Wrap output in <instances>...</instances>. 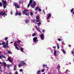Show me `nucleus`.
Instances as JSON below:
<instances>
[{
	"label": "nucleus",
	"mask_w": 74,
	"mask_h": 74,
	"mask_svg": "<svg viewBox=\"0 0 74 74\" xmlns=\"http://www.w3.org/2000/svg\"><path fill=\"white\" fill-rule=\"evenodd\" d=\"M20 63H21L18 65V67H19V68H20L21 67L24 66H27V64H26V63H25V62L23 61H20Z\"/></svg>",
	"instance_id": "f257e3e1"
},
{
	"label": "nucleus",
	"mask_w": 74,
	"mask_h": 74,
	"mask_svg": "<svg viewBox=\"0 0 74 74\" xmlns=\"http://www.w3.org/2000/svg\"><path fill=\"white\" fill-rule=\"evenodd\" d=\"M0 15L1 16L5 17V16L7 15V14L5 13V12H4L3 11H2L1 12H0Z\"/></svg>",
	"instance_id": "f03ea898"
},
{
	"label": "nucleus",
	"mask_w": 74,
	"mask_h": 74,
	"mask_svg": "<svg viewBox=\"0 0 74 74\" xmlns=\"http://www.w3.org/2000/svg\"><path fill=\"white\" fill-rule=\"evenodd\" d=\"M28 11H29V10H27L26 9H24V10L23 12V14H25V15H27V16L28 15H29V12H28Z\"/></svg>",
	"instance_id": "7ed1b4c3"
},
{
	"label": "nucleus",
	"mask_w": 74,
	"mask_h": 74,
	"mask_svg": "<svg viewBox=\"0 0 74 74\" xmlns=\"http://www.w3.org/2000/svg\"><path fill=\"white\" fill-rule=\"evenodd\" d=\"M36 4H37V3L36 1H33V4H32L31 5V6L33 8H34L35 6L36 5Z\"/></svg>",
	"instance_id": "20e7f679"
},
{
	"label": "nucleus",
	"mask_w": 74,
	"mask_h": 74,
	"mask_svg": "<svg viewBox=\"0 0 74 74\" xmlns=\"http://www.w3.org/2000/svg\"><path fill=\"white\" fill-rule=\"evenodd\" d=\"M38 25V26H40V25H41V23L40 22V21L39 20H36V21Z\"/></svg>",
	"instance_id": "39448f33"
},
{
	"label": "nucleus",
	"mask_w": 74,
	"mask_h": 74,
	"mask_svg": "<svg viewBox=\"0 0 74 74\" xmlns=\"http://www.w3.org/2000/svg\"><path fill=\"white\" fill-rule=\"evenodd\" d=\"M39 37H40L41 40H44V35L43 34H41Z\"/></svg>",
	"instance_id": "423d86ee"
},
{
	"label": "nucleus",
	"mask_w": 74,
	"mask_h": 74,
	"mask_svg": "<svg viewBox=\"0 0 74 74\" xmlns=\"http://www.w3.org/2000/svg\"><path fill=\"white\" fill-rule=\"evenodd\" d=\"M21 12H18V10H16V12L15 14L16 16H17V15H19V16H21Z\"/></svg>",
	"instance_id": "0eeeda50"
},
{
	"label": "nucleus",
	"mask_w": 74,
	"mask_h": 74,
	"mask_svg": "<svg viewBox=\"0 0 74 74\" xmlns=\"http://www.w3.org/2000/svg\"><path fill=\"white\" fill-rule=\"evenodd\" d=\"M51 14L49 13L48 14V16L46 18L47 19V22H49L50 21H49V18H51Z\"/></svg>",
	"instance_id": "6e6552de"
},
{
	"label": "nucleus",
	"mask_w": 74,
	"mask_h": 74,
	"mask_svg": "<svg viewBox=\"0 0 74 74\" xmlns=\"http://www.w3.org/2000/svg\"><path fill=\"white\" fill-rule=\"evenodd\" d=\"M37 40V37H36L34 38L33 39V42L35 43L36 42H37L38 41Z\"/></svg>",
	"instance_id": "1a4fd4ad"
},
{
	"label": "nucleus",
	"mask_w": 74,
	"mask_h": 74,
	"mask_svg": "<svg viewBox=\"0 0 74 74\" xmlns=\"http://www.w3.org/2000/svg\"><path fill=\"white\" fill-rule=\"evenodd\" d=\"M17 45H17V44H16V42H15L14 43V47H15L16 49L17 50H18L19 49V48L18 47H17Z\"/></svg>",
	"instance_id": "9d476101"
},
{
	"label": "nucleus",
	"mask_w": 74,
	"mask_h": 74,
	"mask_svg": "<svg viewBox=\"0 0 74 74\" xmlns=\"http://www.w3.org/2000/svg\"><path fill=\"white\" fill-rule=\"evenodd\" d=\"M33 3V0H30L29 1V3L28 4L27 8H29L30 6V5L31 6L32 3Z\"/></svg>",
	"instance_id": "9b49d317"
},
{
	"label": "nucleus",
	"mask_w": 74,
	"mask_h": 74,
	"mask_svg": "<svg viewBox=\"0 0 74 74\" xmlns=\"http://www.w3.org/2000/svg\"><path fill=\"white\" fill-rule=\"evenodd\" d=\"M14 6H15V7H17V8H20V6H19V5H18L17 3H14Z\"/></svg>",
	"instance_id": "f8f14e48"
},
{
	"label": "nucleus",
	"mask_w": 74,
	"mask_h": 74,
	"mask_svg": "<svg viewBox=\"0 0 74 74\" xmlns=\"http://www.w3.org/2000/svg\"><path fill=\"white\" fill-rule=\"evenodd\" d=\"M3 48H8V45L5 44H4V45H3Z\"/></svg>",
	"instance_id": "ddd939ff"
},
{
	"label": "nucleus",
	"mask_w": 74,
	"mask_h": 74,
	"mask_svg": "<svg viewBox=\"0 0 74 74\" xmlns=\"http://www.w3.org/2000/svg\"><path fill=\"white\" fill-rule=\"evenodd\" d=\"M57 53V51L56 50H55L54 51V53L53 55H54L55 56H56V53Z\"/></svg>",
	"instance_id": "4468645a"
},
{
	"label": "nucleus",
	"mask_w": 74,
	"mask_h": 74,
	"mask_svg": "<svg viewBox=\"0 0 74 74\" xmlns=\"http://www.w3.org/2000/svg\"><path fill=\"white\" fill-rule=\"evenodd\" d=\"M3 5L4 9H5L7 7V3H3Z\"/></svg>",
	"instance_id": "2eb2a0df"
},
{
	"label": "nucleus",
	"mask_w": 74,
	"mask_h": 74,
	"mask_svg": "<svg viewBox=\"0 0 74 74\" xmlns=\"http://www.w3.org/2000/svg\"><path fill=\"white\" fill-rule=\"evenodd\" d=\"M35 28L36 29V30H38V31L39 32H40V33H41V30H39V29L38 28L37 26H36Z\"/></svg>",
	"instance_id": "dca6fc26"
},
{
	"label": "nucleus",
	"mask_w": 74,
	"mask_h": 74,
	"mask_svg": "<svg viewBox=\"0 0 74 74\" xmlns=\"http://www.w3.org/2000/svg\"><path fill=\"white\" fill-rule=\"evenodd\" d=\"M8 60L9 61V62H11V63L12 62V60H11V59L10 58V57H8Z\"/></svg>",
	"instance_id": "f3484780"
},
{
	"label": "nucleus",
	"mask_w": 74,
	"mask_h": 74,
	"mask_svg": "<svg viewBox=\"0 0 74 74\" xmlns=\"http://www.w3.org/2000/svg\"><path fill=\"white\" fill-rule=\"evenodd\" d=\"M20 50L22 52H23V53H24V51H23V49H24V48H22V47H21L20 48Z\"/></svg>",
	"instance_id": "a211bd4d"
},
{
	"label": "nucleus",
	"mask_w": 74,
	"mask_h": 74,
	"mask_svg": "<svg viewBox=\"0 0 74 74\" xmlns=\"http://www.w3.org/2000/svg\"><path fill=\"white\" fill-rule=\"evenodd\" d=\"M61 51L63 52V53H64V55H66V51H65L64 50L62 49Z\"/></svg>",
	"instance_id": "6ab92c4d"
},
{
	"label": "nucleus",
	"mask_w": 74,
	"mask_h": 74,
	"mask_svg": "<svg viewBox=\"0 0 74 74\" xmlns=\"http://www.w3.org/2000/svg\"><path fill=\"white\" fill-rule=\"evenodd\" d=\"M16 67H17V66H16L15 65L14 67V69H13L14 70V71H15L16 70Z\"/></svg>",
	"instance_id": "aec40b11"
},
{
	"label": "nucleus",
	"mask_w": 74,
	"mask_h": 74,
	"mask_svg": "<svg viewBox=\"0 0 74 74\" xmlns=\"http://www.w3.org/2000/svg\"><path fill=\"white\" fill-rule=\"evenodd\" d=\"M41 74V70L38 71L37 72V74Z\"/></svg>",
	"instance_id": "412c9836"
},
{
	"label": "nucleus",
	"mask_w": 74,
	"mask_h": 74,
	"mask_svg": "<svg viewBox=\"0 0 74 74\" xmlns=\"http://www.w3.org/2000/svg\"><path fill=\"white\" fill-rule=\"evenodd\" d=\"M2 2L3 3V4H7V1H2Z\"/></svg>",
	"instance_id": "4be33fe9"
},
{
	"label": "nucleus",
	"mask_w": 74,
	"mask_h": 74,
	"mask_svg": "<svg viewBox=\"0 0 74 74\" xmlns=\"http://www.w3.org/2000/svg\"><path fill=\"white\" fill-rule=\"evenodd\" d=\"M57 47L58 49H59V48H60V47H59V44L58 43L57 44Z\"/></svg>",
	"instance_id": "5701e85b"
},
{
	"label": "nucleus",
	"mask_w": 74,
	"mask_h": 74,
	"mask_svg": "<svg viewBox=\"0 0 74 74\" xmlns=\"http://www.w3.org/2000/svg\"><path fill=\"white\" fill-rule=\"evenodd\" d=\"M39 9V7L37 6L36 7L35 9V11H37V10H38Z\"/></svg>",
	"instance_id": "b1692460"
},
{
	"label": "nucleus",
	"mask_w": 74,
	"mask_h": 74,
	"mask_svg": "<svg viewBox=\"0 0 74 74\" xmlns=\"http://www.w3.org/2000/svg\"><path fill=\"white\" fill-rule=\"evenodd\" d=\"M25 23H29V20L26 19L25 21Z\"/></svg>",
	"instance_id": "393cba45"
},
{
	"label": "nucleus",
	"mask_w": 74,
	"mask_h": 74,
	"mask_svg": "<svg viewBox=\"0 0 74 74\" xmlns=\"http://www.w3.org/2000/svg\"><path fill=\"white\" fill-rule=\"evenodd\" d=\"M1 57H2V58H4L5 59V58H6L5 56L3 55H1Z\"/></svg>",
	"instance_id": "a878e982"
},
{
	"label": "nucleus",
	"mask_w": 74,
	"mask_h": 74,
	"mask_svg": "<svg viewBox=\"0 0 74 74\" xmlns=\"http://www.w3.org/2000/svg\"><path fill=\"white\" fill-rule=\"evenodd\" d=\"M43 67H47V65H46L45 64H44L42 65Z\"/></svg>",
	"instance_id": "bb28decb"
},
{
	"label": "nucleus",
	"mask_w": 74,
	"mask_h": 74,
	"mask_svg": "<svg viewBox=\"0 0 74 74\" xmlns=\"http://www.w3.org/2000/svg\"><path fill=\"white\" fill-rule=\"evenodd\" d=\"M3 63L5 66H7V64L6 63H5V62H3Z\"/></svg>",
	"instance_id": "cd10ccee"
},
{
	"label": "nucleus",
	"mask_w": 74,
	"mask_h": 74,
	"mask_svg": "<svg viewBox=\"0 0 74 74\" xmlns=\"http://www.w3.org/2000/svg\"><path fill=\"white\" fill-rule=\"evenodd\" d=\"M8 53L10 54H11V53H12L10 51H8Z\"/></svg>",
	"instance_id": "c85d7f7f"
},
{
	"label": "nucleus",
	"mask_w": 74,
	"mask_h": 74,
	"mask_svg": "<svg viewBox=\"0 0 74 74\" xmlns=\"http://www.w3.org/2000/svg\"><path fill=\"white\" fill-rule=\"evenodd\" d=\"M36 34L35 33H33L32 35V36H33V37H34L36 36Z\"/></svg>",
	"instance_id": "c756f323"
},
{
	"label": "nucleus",
	"mask_w": 74,
	"mask_h": 74,
	"mask_svg": "<svg viewBox=\"0 0 74 74\" xmlns=\"http://www.w3.org/2000/svg\"><path fill=\"white\" fill-rule=\"evenodd\" d=\"M57 40L58 41H62V39L60 38H58Z\"/></svg>",
	"instance_id": "7c9ffc66"
},
{
	"label": "nucleus",
	"mask_w": 74,
	"mask_h": 74,
	"mask_svg": "<svg viewBox=\"0 0 74 74\" xmlns=\"http://www.w3.org/2000/svg\"><path fill=\"white\" fill-rule=\"evenodd\" d=\"M8 37H5V41H7V40H8Z\"/></svg>",
	"instance_id": "2f4dec72"
},
{
	"label": "nucleus",
	"mask_w": 74,
	"mask_h": 74,
	"mask_svg": "<svg viewBox=\"0 0 74 74\" xmlns=\"http://www.w3.org/2000/svg\"><path fill=\"white\" fill-rule=\"evenodd\" d=\"M36 18L37 19H40V17H39L38 16H37Z\"/></svg>",
	"instance_id": "473e14b6"
},
{
	"label": "nucleus",
	"mask_w": 74,
	"mask_h": 74,
	"mask_svg": "<svg viewBox=\"0 0 74 74\" xmlns=\"http://www.w3.org/2000/svg\"><path fill=\"white\" fill-rule=\"evenodd\" d=\"M6 44H7V45H8V40L6 41Z\"/></svg>",
	"instance_id": "72a5a7b5"
},
{
	"label": "nucleus",
	"mask_w": 74,
	"mask_h": 74,
	"mask_svg": "<svg viewBox=\"0 0 74 74\" xmlns=\"http://www.w3.org/2000/svg\"><path fill=\"white\" fill-rule=\"evenodd\" d=\"M19 71L20 72H22V71H23V69H20L19 70Z\"/></svg>",
	"instance_id": "f704fd0d"
},
{
	"label": "nucleus",
	"mask_w": 74,
	"mask_h": 74,
	"mask_svg": "<svg viewBox=\"0 0 74 74\" xmlns=\"http://www.w3.org/2000/svg\"><path fill=\"white\" fill-rule=\"evenodd\" d=\"M38 11H39V12H41V8H39Z\"/></svg>",
	"instance_id": "c9c22d12"
},
{
	"label": "nucleus",
	"mask_w": 74,
	"mask_h": 74,
	"mask_svg": "<svg viewBox=\"0 0 74 74\" xmlns=\"http://www.w3.org/2000/svg\"><path fill=\"white\" fill-rule=\"evenodd\" d=\"M53 48H54V49H56V46H53Z\"/></svg>",
	"instance_id": "e433bc0d"
},
{
	"label": "nucleus",
	"mask_w": 74,
	"mask_h": 74,
	"mask_svg": "<svg viewBox=\"0 0 74 74\" xmlns=\"http://www.w3.org/2000/svg\"><path fill=\"white\" fill-rule=\"evenodd\" d=\"M73 11H74V9L72 8L71 10V12H73Z\"/></svg>",
	"instance_id": "4c0bfd02"
},
{
	"label": "nucleus",
	"mask_w": 74,
	"mask_h": 74,
	"mask_svg": "<svg viewBox=\"0 0 74 74\" xmlns=\"http://www.w3.org/2000/svg\"><path fill=\"white\" fill-rule=\"evenodd\" d=\"M45 30L44 29L42 30V32L43 33H45Z\"/></svg>",
	"instance_id": "58836bf2"
},
{
	"label": "nucleus",
	"mask_w": 74,
	"mask_h": 74,
	"mask_svg": "<svg viewBox=\"0 0 74 74\" xmlns=\"http://www.w3.org/2000/svg\"><path fill=\"white\" fill-rule=\"evenodd\" d=\"M2 6V3H1V2H0V7H1Z\"/></svg>",
	"instance_id": "ea45409f"
},
{
	"label": "nucleus",
	"mask_w": 74,
	"mask_h": 74,
	"mask_svg": "<svg viewBox=\"0 0 74 74\" xmlns=\"http://www.w3.org/2000/svg\"><path fill=\"white\" fill-rule=\"evenodd\" d=\"M65 63L66 64V65L67 66L68 65V62H65Z\"/></svg>",
	"instance_id": "a19ab883"
},
{
	"label": "nucleus",
	"mask_w": 74,
	"mask_h": 74,
	"mask_svg": "<svg viewBox=\"0 0 74 74\" xmlns=\"http://www.w3.org/2000/svg\"><path fill=\"white\" fill-rule=\"evenodd\" d=\"M4 44H5V42H3L1 43L2 45H4Z\"/></svg>",
	"instance_id": "79ce46f5"
},
{
	"label": "nucleus",
	"mask_w": 74,
	"mask_h": 74,
	"mask_svg": "<svg viewBox=\"0 0 74 74\" xmlns=\"http://www.w3.org/2000/svg\"><path fill=\"white\" fill-rule=\"evenodd\" d=\"M45 70V69H42L41 71L42 72H44V71Z\"/></svg>",
	"instance_id": "37998d69"
},
{
	"label": "nucleus",
	"mask_w": 74,
	"mask_h": 74,
	"mask_svg": "<svg viewBox=\"0 0 74 74\" xmlns=\"http://www.w3.org/2000/svg\"><path fill=\"white\" fill-rule=\"evenodd\" d=\"M22 1H19V4H21L22 3Z\"/></svg>",
	"instance_id": "c03bdc74"
},
{
	"label": "nucleus",
	"mask_w": 74,
	"mask_h": 74,
	"mask_svg": "<svg viewBox=\"0 0 74 74\" xmlns=\"http://www.w3.org/2000/svg\"><path fill=\"white\" fill-rule=\"evenodd\" d=\"M30 15H33V13L32 12H31L30 13Z\"/></svg>",
	"instance_id": "a18cd8bd"
},
{
	"label": "nucleus",
	"mask_w": 74,
	"mask_h": 74,
	"mask_svg": "<svg viewBox=\"0 0 74 74\" xmlns=\"http://www.w3.org/2000/svg\"><path fill=\"white\" fill-rule=\"evenodd\" d=\"M16 74H18V71H16L15 72Z\"/></svg>",
	"instance_id": "49530a36"
},
{
	"label": "nucleus",
	"mask_w": 74,
	"mask_h": 74,
	"mask_svg": "<svg viewBox=\"0 0 74 74\" xmlns=\"http://www.w3.org/2000/svg\"><path fill=\"white\" fill-rule=\"evenodd\" d=\"M62 45H65V43H64V42H62Z\"/></svg>",
	"instance_id": "de8ad7c7"
},
{
	"label": "nucleus",
	"mask_w": 74,
	"mask_h": 74,
	"mask_svg": "<svg viewBox=\"0 0 74 74\" xmlns=\"http://www.w3.org/2000/svg\"><path fill=\"white\" fill-rule=\"evenodd\" d=\"M17 42H21V40H19L17 41Z\"/></svg>",
	"instance_id": "09e8293b"
},
{
	"label": "nucleus",
	"mask_w": 74,
	"mask_h": 74,
	"mask_svg": "<svg viewBox=\"0 0 74 74\" xmlns=\"http://www.w3.org/2000/svg\"><path fill=\"white\" fill-rule=\"evenodd\" d=\"M6 74H12V73H11V72H10V73H6Z\"/></svg>",
	"instance_id": "8fccbe9b"
},
{
	"label": "nucleus",
	"mask_w": 74,
	"mask_h": 74,
	"mask_svg": "<svg viewBox=\"0 0 74 74\" xmlns=\"http://www.w3.org/2000/svg\"><path fill=\"white\" fill-rule=\"evenodd\" d=\"M47 69V70H48L49 69V67H46Z\"/></svg>",
	"instance_id": "3c124183"
},
{
	"label": "nucleus",
	"mask_w": 74,
	"mask_h": 74,
	"mask_svg": "<svg viewBox=\"0 0 74 74\" xmlns=\"http://www.w3.org/2000/svg\"><path fill=\"white\" fill-rule=\"evenodd\" d=\"M11 15H12V14H13V13H12V12L11 11Z\"/></svg>",
	"instance_id": "603ef678"
},
{
	"label": "nucleus",
	"mask_w": 74,
	"mask_h": 74,
	"mask_svg": "<svg viewBox=\"0 0 74 74\" xmlns=\"http://www.w3.org/2000/svg\"><path fill=\"white\" fill-rule=\"evenodd\" d=\"M43 14H45V11H44V10H43Z\"/></svg>",
	"instance_id": "864d4df0"
},
{
	"label": "nucleus",
	"mask_w": 74,
	"mask_h": 74,
	"mask_svg": "<svg viewBox=\"0 0 74 74\" xmlns=\"http://www.w3.org/2000/svg\"><path fill=\"white\" fill-rule=\"evenodd\" d=\"M69 47H71V45H69Z\"/></svg>",
	"instance_id": "5fc2aeb1"
},
{
	"label": "nucleus",
	"mask_w": 74,
	"mask_h": 74,
	"mask_svg": "<svg viewBox=\"0 0 74 74\" xmlns=\"http://www.w3.org/2000/svg\"><path fill=\"white\" fill-rule=\"evenodd\" d=\"M13 42H12L10 43V44H12L13 43Z\"/></svg>",
	"instance_id": "6e6d98bb"
},
{
	"label": "nucleus",
	"mask_w": 74,
	"mask_h": 74,
	"mask_svg": "<svg viewBox=\"0 0 74 74\" xmlns=\"http://www.w3.org/2000/svg\"><path fill=\"white\" fill-rule=\"evenodd\" d=\"M71 53H73V54H74V52H73V51H72V52H71Z\"/></svg>",
	"instance_id": "4d7b16f0"
},
{
	"label": "nucleus",
	"mask_w": 74,
	"mask_h": 74,
	"mask_svg": "<svg viewBox=\"0 0 74 74\" xmlns=\"http://www.w3.org/2000/svg\"><path fill=\"white\" fill-rule=\"evenodd\" d=\"M67 71H69L68 70H66V73H67Z\"/></svg>",
	"instance_id": "13d9d810"
},
{
	"label": "nucleus",
	"mask_w": 74,
	"mask_h": 74,
	"mask_svg": "<svg viewBox=\"0 0 74 74\" xmlns=\"http://www.w3.org/2000/svg\"><path fill=\"white\" fill-rule=\"evenodd\" d=\"M58 68H59V69H60V66H58Z\"/></svg>",
	"instance_id": "bf43d9fd"
},
{
	"label": "nucleus",
	"mask_w": 74,
	"mask_h": 74,
	"mask_svg": "<svg viewBox=\"0 0 74 74\" xmlns=\"http://www.w3.org/2000/svg\"><path fill=\"white\" fill-rule=\"evenodd\" d=\"M8 0V1L7 2L8 3H9V1H10V0Z\"/></svg>",
	"instance_id": "052dcab7"
},
{
	"label": "nucleus",
	"mask_w": 74,
	"mask_h": 74,
	"mask_svg": "<svg viewBox=\"0 0 74 74\" xmlns=\"http://www.w3.org/2000/svg\"><path fill=\"white\" fill-rule=\"evenodd\" d=\"M73 15H74V12H73Z\"/></svg>",
	"instance_id": "680f3d73"
},
{
	"label": "nucleus",
	"mask_w": 74,
	"mask_h": 74,
	"mask_svg": "<svg viewBox=\"0 0 74 74\" xmlns=\"http://www.w3.org/2000/svg\"><path fill=\"white\" fill-rule=\"evenodd\" d=\"M1 56L0 55V59H1Z\"/></svg>",
	"instance_id": "e2e57ef3"
},
{
	"label": "nucleus",
	"mask_w": 74,
	"mask_h": 74,
	"mask_svg": "<svg viewBox=\"0 0 74 74\" xmlns=\"http://www.w3.org/2000/svg\"><path fill=\"white\" fill-rule=\"evenodd\" d=\"M2 62H0V64H2Z\"/></svg>",
	"instance_id": "0e129e2a"
},
{
	"label": "nucleus",
	"mask_w": 74,
	"mask_h": 74,
	"mask_svg": "<svg viewBox=\"0 0 74 74\" xmlns=\"http://www.w3.org/2000/svg\"><path fill=\"white\" fill-rule=\"evenodd\" d=\"M2 45V44H1V43H0V45Z\"/></svg>",
	"instance_id": "69168bd1"
},
{
	"label": "nucleus",
	"mask_w": 74,
	"mask_h": 74,
	"mask_svg": "<svg viewBox=\"0 0 74 74\" xmlns=\"http://www.w3.org/2000/svg\"><path fill=\"white\" fill-rule=\"evenodd\" d=\"M9 67V66H8H8H7V68H8Z\"/></svg>",
	"instance_id": "338daca9"
},
{
	"label": "nucleus",
	"mask_w": 74,
	"mask_h": 74,
	"mask_svg": "<svg viewBox=\"0 0 74 74\" xmlns=\"http://www.w3.org/2000/svg\"><path fill=\"white\" fill-rule=\"evenodd\" d=\"M43 74H45V73H43Z\"/></svg>",
	"instance_id": "774afa93"
}]
</instances>
